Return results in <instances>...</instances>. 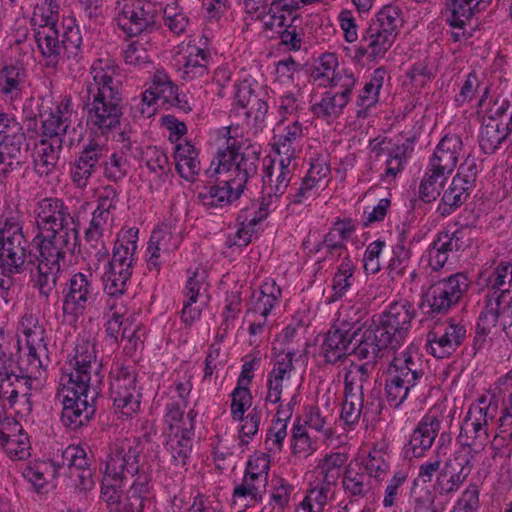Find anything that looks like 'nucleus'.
I'll list each match as a JSON object with an SVG mask.
<instances>
[{
	"instance_id": "f257e3e1",
	"label": "nucleus",
	"mask_w": 512,
	"mask_h": 512,
	"mask_svg": "<svg viewBox=\"0 0 512 512\" xmlns=\"http://www.w3.org/2000/svg\"><path fill=\"white\" fill-rule=\"evenodd\" d=\"M38 234L31 244L38 251L31 281L41 296L48 298L57 285L61 261L78 242V229L68 206L60 198H43L34 210Z\"/></svg>"
},
{
	"instance_id": "f03ea898",
	"label": "nucleus",
	"mask_w": 512,
	"mask_h": 512,
	"mask_svg": "<svg viewBox=\"0 0 512 512\" xmlns=\"http://www.w3.org/2000/svg\"><path fill=\"white\" fill-rule=\"evenodd\" d=\"M71 371L60 378L57 399L62 404L61 421L76 430L88 423L96 412L103 375L97 362L95 344L78 341L70 359Z\"/></svg>"
},
{
	"instance_id": "7ed1b4c3",
	"label": "nucleus",
	"mask_w": 512,
	"mask_h": 512,
	"mask_svg": "<svg viewBox=\"0 0 512 512\" xmlns=\"http://www.w3.org/2000/svg\"><path fill=\"white\" fill-rule=\"evenodd\" d=\"M118 66L111 59H96L85 79L81 98L90 130L108 136L120 127L122 111L121 81Z\"/></svg>"
},
{
	"instance_id": "20e7f679",
	"label": "nucleus",
	"mask_w": 512,
	"mask_h": 512,
	"mask_svg": "<svg viewBox=\"0 0 512 512\" xmlns=\"http://www.w3.org/2000/svg\"><path fill=\"white\" fill-rule=\"evenodd\" d=\"M424 374L423 361L416 347L409 346L397 353L389 366L385 385L389 405L397 408L410 396L417 397Z\"/></svg>"
},
{
	"instance_id": "39448f33",
	"label": "nucleus",
	"mask_w": 512,
	"mask_h": 512,
	"mask_svg": "<svg viewBox=\"0 0 512 512\" xmlns=\"http://www.w3.org/2000/svg\"><path fill=\"white\" fill-rule=\"evenodd\" d=\"M237 132L238 128L226 130V146L217 153L215 172L223 175L226 183H230L235 190L244 191L247 181L257 174L259 155L248 147L241 151Z\"/></svg>"
},
{
	"instance_id": "423d86ee",
	"label": "nucleus",
	"mask_w": 512,
	"mask_h": 512,
	"mask_svg": "<svg viewBox=\"0 0 512 512\" xmlns=\"http://www.w3.org/2000/svg\"><path fill=\"white\" fill-rule=\"evenodd\" d=\"M34 38L48 67H56L63 55L78 61L81 52L82 36L73 19L64 25L62 39L57 26L34 28Z\"/></svg>"
},
{
	"instance_id": "0eeeda50",
	"label": "nucleus",
	"mask_w": 512,
	"mask_h": 512,
	"mask_svg": "<svg viewBox=\"0 0 512 512\" xmlns=\"http://www.w3.org/2000/svg\"><path fill=\"white\" fill-rule=\"evenodd\" d=\"M496 413L497 405L486 396L479 397L470 405L458 435L461 445L458 454L474 456L484 448L489 437V424L495 419Z\"/></svg>"
},
{
	"instance_id": "6e6552de",
	"label": "nucleus",
	"mask_w": 512,
	"mask_h": 512,
	"mask_svg": "<svg viewBox=\"0 0 512 512\" xmlns=\"http://www.w3.org/2000/svg\"><path fill=\"white\" fill-rule=\"evenodd\" d=\"M138 229L130 228L116 241L108 269L103 275L104 290L109 296L122 295L131 278L137 249Z\"/></svg>"
},
{
	"instance_id": "1a4fd4ad",
	"label": "nucleus",
	"mask_w": 512,
	"mask_h": 512,
	"mask_svg": "<svg viewBox=\"0 0 512 512\" xmlns=\"http://www.w3.org/2000/svg\"><path fill=\"white\" fill-rule=\"evenodd\" d=\"M400 23L401 19L395 7L382 8L363 33L358 54L373 60L383 58L396 39Z\"/></svg>"
},
{
	"instance_id": "9d476101",
	"label": "nucleus",
	"mask_w": 512,
	"mask_h": 512,
	"mask_svg": "<svg viewBox=\"0 0 512 512\" xmlns=\"http://www.w3.org/2000/svg\"><path fill=\"white\" fill-rule=\"evenodd\" d=\"M143 450L136 438L116 439L108 448L105 473L123 480L127 475L139 478L141 474L152 478L149 465L141 460Z\"/></svg>"
},
{
	"instance_id": "9b49d317",
	"label": "nucleus",
	"mask_w": 512,
	"mask_h": 512,
	"mask_svg": "<svg viewBox=\"0 0 512 512\" xmlns=\"http://www.w3.org/2000/svg\"><path fill=\"white\" fill-rule=\"evenodd\" d=\"M30 242L23 232L20 222L14 218L6 219L2 226V244H0V270L3 274H19L24 270L27 257H34ZM32 262V259H30Z\"/></svg>"
},
{
	"instance_id": "f8f14e48",
	"label": "nucleus",
	"mask_w": 512,
	"mask_h": 512,
	"mask_svg": "<svg viewBox=\"0 0 512 512\" xmlns=\"http://www.w3.org/2000/svg\"><path fill=\"white\" fill-rule=\"evenodd\" d=\"M136 382L135 371L128 367L117 366L111 371L110 397L115 409L122 415L130 416L140 407L141 393Z\"/></svg>"
},
{
	"instance_id": "ddd939ff",
	"label": "nucleus",
	"mask_w": 512,
	"mask_h": 512,
	"mask_svg": "<svg viewBox=\"0 0 512 512\" xmlns=\"http://www.w3.org/2000/svg\"><path fill=\"white\" fill-rule=\"evenodd\" d=\"M118 26L136 36L155 27L156 7L147 0H119L116 4Z\"/></svg>"
},
{
	"instance_id": "4468645a",
	"label": "nucleus",
	"mask_w": 512,
	"mask_h": 512,
	"mask_svg": "<svg viewBox=\"0 0 512 512\" xmlns=\"http://www.w3.org/2000/svg\"><path fill=\"white\" fill-rule=\"evenodd\" d=\"M415 316V309L408 300L394 301L381 313L374 315L372 322L394 343L400 347Z\"/></svg>"
},
{
	"instance_id": "2eb2a0df",
	"label": "nucleus",
	"mask_w": 512,
	"mask_h": 512,
	"mask_svg": "<svg viewBox=\"0 0 512 512\" xmlns=\"http://www.w3.org/2000/svg\"><path fill=\"white\" fill-rule=\"evenodd\" d=\"M469 288V280L464 273H455L430 286L426 300L432 312L445 313L456 305Z\"/></svg>"
},
{
	"instance_id": "dca6fc26",
	"label": "nucleus",
	"mask_w": 512,
	"mask_h": 512,
	"mask_svg": "<svg viewBox=\"0 0 512 512\" xmlns=\"http://www.w3.org/2000/svg\"><path fill=\"white\" fill-rule=\"evenodd\" d=\"M466 332L464 325L453 321L436 324L427 333L426 348L435 358H447L463 343Z\"/></svg>"
},
{
	"instance_id": "f3484780",
	"label": "nucleus",
	"mask_w": 512,
	"mask_h": 512,
	"mask_svg": "<svg viewBox=\"0 0 512 512\" xmlns=\"http://www.w3.org/2000/svg\"><path fill=\"white\" fill-rule=\"evenodd\" d=\"M18 372L9 370L6 366L0 368V394L14 405L18 398L29 403L31 391L39 387V376L33 371H27L22 366Z\"/></svg>"
},
{
	"instance_id": "a211bd4d",
	"label": "nucleus",
	"mask_w": 512,
	"mask_h": 512,
	"mask_svg": "<svg viewBox=\"0 0 512 512\" xmlns=\"http://www.w3.org/2000/svg\"><path fill=\"white\" fill-rule=\"evenodd\" d=\"M473 455L456 453L455 458L445 461L436 477L435 490L441 496L456 493L473 469Z\"/></svg>"
},
{
	"instance_id": "6ab92c4d",
	"label": "nucleus",
	"mask_w": 512,
	"mask_h": 512,
	"mask_svg": "<svg viewBox=\"0 0 512 512\" xmlns=\"http://www.w3.org/2000/svg\"><path fill=\"white\" fill-rule=\"evenodd\" d=\"M485 281L489 291L484 308L500 313L512 301V262L500 263Z\"/></svg>"
},
{
	"instance_id": "aec40b11",
	"label": "nucleus",
	"mask_w": 512,
	"mask_h": 512,
	"mask_svg": "<svg viewBox=\"0 0 512 512\" xmlns=\"http://www.w3.org/2000/svg\"><path fill=\"white\" fill-rule=\"evenodd\" d=\"M94 296L89 277L83 273L74 274L63 289V312L70 315L82 314Z\"/></svg>"
},
{
	"instance_id": "412c9836",
	"label": "nucleus",
	"mask_w": 512,
	"mask_h": 512,
	"mask_svg": "<svg viewBox=\"0 0 512 512\" xmlns=\"http://www.w3.org/2000/svg\"><path fill=\"white\" fill-rule=\"evenodd\" d=\"M360 328L353 330L350 323L338 322L326 334L322 343V354L327 363L335 364L349 354L350 345Z\"/></svg>"
},
{
	"instance_id": "4be33fe9",
	"label": "nucleus",
	"mask_w": 512,
	"mask_h": 512,
	"mask_svg": "<svg viewBox=\"0 0 512 512\" xmlns=\"http://www.w3.org/2000/svg\"><path fill=\"white\" fill-rule=\"evenodd\" d=\"M441 421L433 414L425 415L410 435L408 444L405 446V455L408 458L423 457L428 451L439 431Z\"/></svg>"
},
{
	"instance_id": "5701e85b",
	"label": "nucleus",
	"mask_w": 512,
	"mask_h": 512,
	"mask_svg": "<svg viewBox=\"0 0 512 512\" xmlns=\"http://www.w3.org/2000/svg\"><path fill=\"white\" fill-rule=\"evenodd\" d=\"M294 356L295 353L289 351L277 357L273 369L268 375L266 401L273 404L280 402L283 389L289 387L292 374L295 371L293 366Z\"/></svg>"
},
{
	"instance_id": "b1692460",
	"label": "nucleus",
	"mask_w": 512,
	"mask_h": 512,
	"mask_svg": "<svg viewBox=\"0 0 512 512\" xmlns=\"http://www.w3.org/2000/svg\"><path fill=\"white\" fill-rule=\"evenodd\" d=\"M72 100L69 97L63 98L55 110L40 114L42 122V135L45 139L57 138L64 142V138L71 124Z\"/></svg>"
},
{
	"instance_id": "393cba45",
	"label": "nucleus",
	"mask_w": 512,
	"mask_h": 512,
	"mask_svg": "<svg viewBox=\"0 0 512 512\" xmlns=\"http://www.w3.org/2000/svg\"><path fill=\"white\" fill-rule=\"evenodd\" d=\"M386 331L382 332L373 322L366 328L358 343L352 349V353L360 358L373 362L377 357L382 356V352L386 349H396L394 343L386 335Z\"/></svg>"
},
{
	"instance_id": "a878e982",
	"label": "nucleus",
	"mask_w": 512,
	"mask_h": 512,
	"mask_svg": "<svg viewBox=\"0 0 512 512\" xmlns=\"http://www.w3.org/2000/svg\"><path fill=\"white\" fill-rule=\"evenodd\" d=\"M462 148V139L458 135H445L438 143L429 164L451 174L457 166Z\"/></svg>"
},
{
	"instance_id": "bb28decb",
	"label": "nucleus",
	"mask_w": 512,
	"mask_h": 512,
	"mask_svg": "<svg viewBox=\"0 0 512 512\" xmlns=\"http://www.w3.org/2000/svg\"><path fill=\"white\" fill-rule=\"evenodd\" d=\"M414 150V138H407L402 144H394L389 148H378L377 145L373 147V151L377 155L381 152H386L387 159L385 162V170L382 174V179L390 182L404 169L407 159Z\"/></svg>"
},
{
	"instance_id": "cd10ccee",
	"label": "nucleus",
	"mask_w": 512,
	"mask_h": 512,
	"mask_svg": "<svg viewBox=\"0 0 512 512\" xmlns=\"http://www.w3.org/2000/svg\"><path fill=\"white\" fill-rule=\"evenodd\" d=\"M63 149L62 140L54 138L52 141L41 139L35 147L34 163L37 173L48 175L52 173L60 159Z\"/></svg>"
},
{
	"instance_id": "c85d7f7f",
	"label": "nucleus",
	"mask_w": 512,
	"mask_h": 512,
	"mask_svg": "<svg viewBox=\"0 0 512 512\" xmlns=\"http://www.w3.org/2000/svg\"><path fill=\"white\" fill-rule=\"evenodd\" d=\"M472 190L473 188L462 182L460 177H453L443 191L437 212L443 217L451 215L468 200Z\"/></svg>"
},
{
	"instance_id": "c756f323",
	"label": "nucleus",
	"mask_w": 512,
	"mask_h": 512,
	"mask_svg": "<svg viewBox=\"0 0 512 512\" xmlns=\"http://www.w3.org/2000/svg\"><path fill=\"white\" fill-rule=\"evenodd\" d=\"M242 190H235L226 179L213 186L205 187L198 193V199L207 208H223L233 201L239 199Z\"/></svg>"
},
{
	"instance_id": "7c9ffc66",
	"label": "nucleus",
	"mask_w": 512,
	"mask_h": 512,
	"mask_svg": "<svg viewBox=\"0 0 512 512\" xmlns=\"http://www.w3.org/2000/svg\"><path fill=\"white\" fill-rule=\"evenodd\" d=\"M385 76L386 70L384 68L375 69L370 80L360 91L356 100L358 107L356 115L358 118H365L368 115V110L379 101V92L383 86Z\"/></svg>"
},
{
	"instance_id": "2f4dec72",
	"label": "nucleus",
	"mask_w": 512,
	"mask_h": 512,
	"mask_svg": "<svg viewBox=\"0 0 512 512\" xmlns=\"http://www.w3.org/2000/svg\"><path fill=\"white\" fill-rule=\"evenodd\" d=\"M24 68L15 63L0 69V94L11 101L19 98L25 85Z\"/></svg>"
},
{
	"instance_id": "473e14b6",
	"label": "nucleus",
	"mask_w": 512,
	"mask_h": 512,
	"mask_svg": "<svg viewBox=\"0 0 512 512\" xmlns=\"http://www.w3.org/2000/svg\"><path fill=\"white\" fill-rule=\"evenodd\" d=\"M176 170L187 181H193L201 170L198 151L189 142L179 143L175 147Z\"/></svg>"
},
{
	"instance_id": "72a5a7b5",
	"label": "nucleus",
	"mask_w": 512,
	"mask_h": 512,
	"mask_svg": "<svg viewBox=\"0 0 512 512\" xmlns=\"http://www.w3.org/2000/svg\"><path fill=\"white\" fill-rule=\"evenodd\" d=\"M354 229L350 220L336 222L325 235L323 241L316 245L315 252H319L324 247L330 255L338 253L341 256L346 249L345 242L351 237Z\"/></svg>"
},
{
	"instance_id": "f704fd0d",
	"label": "nucleus",
	"mask_w": 512,
	"mask_h": 512,
	"mask_svg": "<svg viewBox=\"0 0 512 512\" xmlns=\"http://www.w3.org/2000/svg\"><path fill=\"white\" fill-rule=\"evenodd\" d=\"M166 449L170 453L175 466H184L192 448V425L190 428H184L171 433H167Z\"/></svg>"
},
{
	"instance_id": "c9c22d12",
	"label": "nucleus",
	"mask_w": 512,
	"mask_h": 512,
	"mask_svg": "<svg viewBox=\"0 0 512 512\" xmlns=\"http://www.w3.org/2000/svg\"><path fill=\"white\" fill-rule=\"evenodd\" d=\"M62 465L69 468H75L81 473L78 474V478L81 479L83 489H91L94 485L92 480V472L89 469V460L85 450L79 446H68L62 452Z\"/></svg>"
},
{
	"instance_id": "e433bc0d",
	"label": "nucleus",
	"mask_w": 512,
	"mask_h": 512,
	"mask_svg": "<svg viewBox=\"0 0 512 512\" xmlns=\"http://www.w3.org/2000/svg\"><path fill=\"white\" fill-rule=\"evenodd\" d=\"M27 150L23 146L0 147V182L4 183L15 175L20 174L25 163Z\"/></svg>"
},
{
	"instance_id": "4c0bfd02",
	"label": "nucleus",
	"mask_w": 512,
	"mask_h": 512,
	"mask_svg": "<svg viewBox=\"0 0 512 512\" xmlns=\"http://www.w3.org/2000/svg\"><path fill=\"white\" fill-rule=\"evenodd\" d=\"M372 369L373 365L369 362L364 364L351 363L350 366L345 369L344 393H359L364 397V390L371 385L370 374Z\"/></svg>"
},
{
	"instance_id": "58836bf2",
	"label": "nucleus",
	"mask_w": 512,
	"mask_h": 512,
	"mask_svg": "<svg viewBox=\"0 0 512 512\" xmlns=\"http://www.w3.org/2000/svg\"><path fill=\"white\" fill-rule=\"evenodd\" d=\"M209 59L210 53L207 50L196 46L190 47L186 61L181 68V78L191 81L207 76Z\"/></svg>"
},
{
	"instance_id": "ea45409f",
	"label": "nucleus",
	"mask_w": 512,
	"mask_h": 512,
	"mask_svg": "<svg viewBox=\"0 0 512 512\" xmlns=\"http://www.w3.org/2000/svg\"><path fill=\"white\" fill-rule=\"evenodd\" d=\"M267 481L254 475L245 473L242 483L236 485L233 491V499L236 503L237 500H242L247 506L249 502H259L266 491Z\"/></svg>"
},
{
	"instance_id": "a19ab883",
	"label": "nucleus",
	"mask_w": 512,
	"mask_h": 512,
	"mask_svg": "<svg viewBox=\"0 0 512 512\" xmlns=\"http://www.w3.org/2000/svg\"><path fill=\"white\" fill-rule=\"evenodd\" d=\"M304 138L302 124L294 121L286 126L274 143V150L277 154L297 155L301 149V141Z\"/></svg>"
},
{
	"instance_id": "79ce46f5",
	"label": "nucleus",
	"mask_w": 512,
	"mask_h": 512,
	"mask_svg": "<svg viewBox=\"0 0 512 512\" xmlns=\"http://www.w3.org/2000/svg\"><path fill=\"white\" fill-rule=\"evenodd\" d=\"M449 173H445L441 169L437 170L430 164L420 182L419 198L425 202L430 203L437 199L440 195V190L444 185Z\"/></svg>"
},
{
	"instance_id": "37998d69",
	"label": "nucleus",
	"mask_w": 512,
	"mask_h": 512,
	"mask_svg": "<svg viewBox=\"0 0 512 512\" xmlns=\"http://www.w3.org/2000/svg\"><path fill=\"white\" fill-rule=\"evenodd\" d=\"M506 125L483 120L479 136V144L485 154H493L507 139Z\"/></svg>"
},
{
	"instance_id": "c03bdc74",
	"label": "nucleus",
	"mask_w": 512,
	"mask_h": 512,
	"mask_svg": "<svg viewBox=\"0 0 512 512\" xmlns=\"http://www.w3.org/2000/svg\"><path fill=\"white\" fill-rule=\"evenodd\" d=\"M255 297L253 314L267 318L281 297V289L274 281L265 282Z\"/></svg>"
},
{
	"instance_id": "a18cd8bd",
	"label": "nucleus",
	"mask_w": 512,
	"mask_h": 512,
	"mask_svg": "<svg viewBox=\"0 0 512 512\" xmlns=\"http://www.w3.org/2000/svg\"><path fill=\"white\" fill-rule=\"evenodd\" d=\"M343 488L351 497H366L371 493V479L365 472H359L352 466L345 471L343 480Z\"/></svg>"
},
{
	"instance_id": "49530a36",
	"label": "nucleus",
	"mask_w": 512,
	"mask_h": 512,
	"mask_svg": "<svg viewBox=\"0 0 512 512\" xmlns=\"http://www.w3.org/2000/svg\"><path fill=\"white\" fill-rule=\"evenodd\" d=\"M123 481L104 473L100 502L106 506L108 512H116L123 505L121 503Z\"/></svg>"
},
{
	"instance_id": "de8ad7c7",
	"label": "nucleus",
	"mask_w": 512,
	"mask_h": 512,
	"mask_svg": "<svg viewBox=\"0 0 512 512\" xmlns=\"http://www.w3.org/2000/svg\"><path fill=\"white\" fill-rule=\"evenodd\" d=\"M25 135L22 127L7 114L0 113V147L1 146H23Z\"/></svg>"
},
{
	"instance_id": "09e8293b",
	"label": "nucleus",
	"mask_w": 512,
	"mask_h": 512,
	"mask_svg": "<svg viewBox=\"0 0 512 512\" xmlns=\"http://www.w3.org/2000/svg\"><path fill=\"white\" fill-rule=\"evenodd\" d=\"M59 20V5L56 0H38L31 22L34 28L55 26Z\"/></svg>"
},
{
	"instance_id": "8fccbe9b",
	"label": "nucleus",
	"mask_w": 512,
	"mask_h": 512,
	"mask_svg": "<svg viewBox=\"0 0 512 512\" xmlns=\"http://www.w3.org/2000/svg\"><path fill=\"white\" fill-rule=\"evenodd\" d=\"M473 11L472 0H446L447 22L451 27H464Z\"/></svg>"
},
{
	"instance_id": "3c124183",
	"label": "nucleus",
	"mask_w": 512,
	"mask_h": 512,
	"mask_svg": "<svg viewBox=\"0 0 512 512\" xmlns=\"http://www.w3.org/2000/svg\"><path fill=\"white\" fill-rule=\"evenodd\" d=\"M356 82L357 78L353 72L346 69H338L337 73H333V76L329 77L327 83L322 82L321 85L330 86L333 89L332 92L350 101Z\"/></svg>"
},
{
	"instance_id": "603ef678",
	"label": "nucleus",
	"mask_w": 512,
	"mask_h": 512,
	"mask_svg": "<svg viewBox=\"0 0 512 512\" xmlns=\"http://www.w3.org/2000/svg\"><path fill=\"white\" fill-rule=\"evenodd\" d=\"M500 313L494 312L493 307L485 309L481 312L476 327V335L474 337V349H482L486 342L487 337L490 334L492 328H494L498 322Z\"/></svg>"
},
{
	"instance_id": "864d4df0",
	"label": "nucleus",
	"mask_w": 512,
	"mask_h": 512,
	"mask_svg": "<svg viewBox=\"0 0 512 512\" xmlns=\"http://www.w3.org/2000/svg\"><path fill=\"white\" fill-rule=\"evenodd\" d=\"M348 103V100L337 93L329 91L324 94L319 103L313 105L312 110L318 117L338 116Z\"/></svg>"
},
{
	"instance_id": "5fc2aeb1",
	"label": "nucleus",
	"mask_w": 512,
	"mask_h": 512,
	"mask_svg": "<svg viewBox=\"0 0 512 512\" xmlns=\"http://www.w3.org/2000/svg\"><path fill=\"white\" fill-rule=\"evenodd\" d=\"M354 264L346 255L333 278L334 298H341L352 285Z\"/></svg>"
},
{
	"instance_id": "6e6d98bb",
	"label": "nucleus",
	"mask_w": 512,
	"mask_h": 512,
	"mask_svg": "<svg viewBox=\"0 0 512 512\" xmlns=\"http://www.w3.org/2000/svg\"><path fill=\"white\" fill-rule=\"evenodd\" d=\"M107 153L108 149L106 145L92 138L82 145L77 157L86 163H91L93 167L99 169L104 159L107 158Z\"/></svg>"
},
{
	"instance_id": "4d7b16f0",
	"label": "nucleus",
	"mask_w": 512,
	"mask_h": 512,
	"mask_svg": "<svg viewBox=\"0 0 512 512\" xmlns=\"http://www.w3.org/2000/svg\"><path fill=\"white\" fill-rule=\"evenodd\" d=\"M113 297L114 296H110L107 301V307L111 315L106 322V333L111 339L117 342L119 336H122V330L125 326V321L123 320L125 309L123 305H118Z\"/></svg>"
},
{
	"instance_id": "13d9d810",
	"label": "nucleus",
	"mask_w": 512,
	"mask_h": 512,
	"mask_svg": "<svg viewBox=\"0 0 512 512\" xmlns=\"http://www.w3.org/2000/svg\"><path fill=\"white\" fill-rule=\"evenodd\" d=\"M145 331L140 325L135 324L132 320L127 318L125 326L122 330V342H125L124 350L127 354H132L138 349H141L144 344Z\"/></svg>"
},
{
	"instance_id": "bf43d9fd",
	"label": "nucleus",
	"mask_w": 512,
	"mask_h": 512,
	"mask_svg": "<svg viewBox=\"0 0 512 512\" xmlns=\"http://www.w3.org/2000/svg\"><path fill=\"white\" fill-rule=\"evenodd\" d=\"M364 409V397L359 393L345 394L342 405L341 419L347 425H355L359 422Z\"/></svg>"
},
{
	"instance_id": "052dcab7",
	"label": "nucleus",
	"mask_w": 512,
	"mask_h": 512,
	"mask_svg": "<svg viewBox=\"0 0 512 512\" xmlns=\"http://www.w3.org/2000/svg\"><path fill=\"white\" fill-rule=\"evenodd\" d=\"M180 239L178 233H173L167 227H160L152 231L149 240L153 245H156V249L165 254L177 249L180 244Z\"/></svg>"
},
{
	"instance_id": "680f3d73",
	"label": "nucleus",
	"mask_w": 512,
	"mask_h": 512,
	"mask_svg": "<svg viewBox=\"0 0 512 512\" xmlns=\"http://www.w3.org/2000/svg\"><path fill=\"white\" fill-rule=\"evenodd\" d=\"M332 498L328 495L327 489L311 488L303 501L300 503L298 512H323L328 499Z\"/></svg>"
},
{
	"instance_id": "e2e57ef3",
	"label": "nucleus",
	"mask_w": 512,
	"mask_h": 512,
	"mask_svg": "<svg viewBox=\"0 0 512 512\" xmlns=\"http://www.w3.org/2000/svg\"><path fill=\"white\" fill-rule=\"evenodd\" d=\"M389 463L386 460V454L381 450L374 449L367 457L365 470L366 474L376 480H381L389 470Z\"/></svg>"
},
{
	"instance_id": "0e129e2a",
	"label": "nucleus",
	"mask_w": 512,
	"mask_h": 512,
	"mask_svg": "<svg viewBox=\"0 0 512 512\" xmlns=\"http://www.w3.org/2000/svg\"><path fill=\"white\" fill-rule=\"evenodd\" d=\"M104 176L111 181H119L124 178L128 172V163L126 157L121 153H113L109 159H104Z\"/></svg>"
},
{
	"instance_id": "69168bd1",
	"label": "nucleus",
	"mask_w": 512,
	"mask_h": 512,
	"mask_svg": "<svg viewBox=\"0 0 512 512\" xmlns=\"http://www.w3.org/2000/svg\"><path fill=\"white\" fill-rule=\"evenodd\" d=\"M231 396L232 401L230 411L233 419H243L245 411L252 404V396L250 390L247 387L237 385Z\"/></svg>"
},
{
	"instance_id": "338daca9",
	"label": "nucleus",
	"mask_w": 512,
	"mask_h": 512,
	"mask_svg": "<svg viewBox=\"0 0 512 512\" xmlns=\"http://www.w3.org/2000/svg\"><path fill=\"white\" fill-rule=\"evenodd\" d=\"M97 170L91 163H86L76 157L70 169L71 180L78 188H85Z\"/></svg>"
},
{
	"instance_id": "774afa93",
	"label": "nucleus",
	"mask_w": 512,
	"mask_h": 512,
	"mask_svg": "<svg viewBox=\"0 0 512 512\" xmlns=\"http://www.w3.org/2000/svg\"><path fill=\"white\" fill-rule=\"evenodd\" d=\"M261 416V410L254 407L249 411L246 417L243 416V419H240L243 422L239 430L241 443H249V441L257 434L261 422Z\"/></svg>"
}]
</instances>
